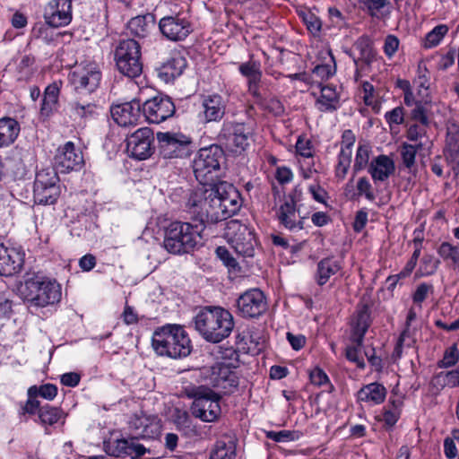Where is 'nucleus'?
I'll return each instance as SVG.
<instances>
[{
  "mask_svg": "<svg viewBox=\"0 0 459 459\" xmlns=\"http://www.w3.org/2000/svg\"><path fill=\"white\" fill-rule=\"evenodd\" d=\"M431 102L429 100H417L415 106L411 111V119L420 122L423 126L429 124V112L430 111Z\"/></svg>",
  "mask_w": 459,
  "mask_h": 459,
  "instance_id": "obj_45",
  "label": "nucleus"
},
{
  "mask_svg": "<svg viewBox=\"0 0 459 459\" xmlns=\"http://www.w3.org/2000/svg\"><path fill=\"white\" fill-rule=\"evenodd\" d=\"M385 118L389 126L392 127L393 125H401L404 121L403 108L399 106L388 111L385 115Z\"/></svg>",
  "mask_w": 459,
  "mask_h": 459,
  "instance_id": "obj_55",
  "label": "nucleus"
},
{
  "mask_svg": "<svg viewBox=\"0 0 459 459\" xmlns=\"http://www.w3.org/2000/svg\"><path fill=\"white\" fill-rule=\"evenodd\" d=\"M216 254L218 257L223 261L226 266L235 268L238 265L236 259L230 255L226 247H218L216 248Z\"/></svg>",
  "mask_w": 459,
  "mask_h": 459,
  "instance_id": "obj_62",
  "label": "nucleus"
},
{
  "mask_svg": "<svg viewBox=\"0 0 459 459\" xmlns=\"http://www.w3.org/2000/svg\"><path fill=\"white\" fill-rule=\"evenodd\" d=\"M434 385H439L441 386L450 385L456 386L459 385V369L451 370L448 372H440L437 374L433 379Z\"/></svg>",
  "mask_w": 459,
  "mask_h": 459,
  "instance_id": "obj_49",
  "label": "nucleus"
},
{
  "mask_svg": "<svg viewBox=\"0 0 459 459\" xmlns=\"http://www.w3.org/2000/svg\"><path fill=\"white\" fill-rule=\"evenodd\" d=\"M459 360V350L455 343L444 352L443 359L438 362V368H450L455 366Z\"/></svg>",
  "mask_w": 459,
  "mask_h": 459,
  "instance_id": "obj_52",
  "label": "nucleus"
},
{
  "mask_svg": "<svg viewBox=\"0 0 459 459\" xmlns=\"http://www.w3.org/2000/svg\"><path fill=\"white\" fill-rule=\"evenodd\" d=\"M395 165L394 160L387 155H378L371 160L368 165V173L371 175L374 182L385 181L394 173Z\"/></svg>",
  "mask_w": 459,
  "mask_h": 459,
  "instance_id": "obj_28",
  "label": "nucleus"
},
{
  "mask_svg": "<svg viewBox=\"0 0 459 459\" xmlns=\"http://www.w3.org/2000/svg\"><path fill=\"white\" fill-rule=\"evenodd\" d=\"M18 290L25 301L37 307L53 305L61 299V288L57 281L40 273H27Z\"/></svg>",
  "mask_w": 459,
  "mask_h": 459,
  "instance_id": "obj_2",
  "label": "nucleus"
},
{
  "mask_svg": "<svg viewBox=\"0 0 459 459\" xmlns=\"http://www.w3.org/2000/svg\"><path fill=\"white\" fill-rule=\"evenodd\" d=\"M143 114L151 124H160L171 117L176 111L172 100L167 95H156L143 105Z\"/></svg>",
  "mask_w": 459,
  "mask_h": 459,
  "instance_id": "obj_17",
  "label": "nucleus"
},
{
  "mask_svg": "<svg viewBox=\"0 0 459 459\" xmlns=\"http://www.w3.org/2000/svg\"><path fill=\"white\" fill-rule=\"evenodd\" d=\"M138 437L117 439L107 446L108 453L114 456H130L138 459L146 453V448L138 442Z\"/></svg>",
  "mask_w": 459,
  "mask_h": 459,
  "instance_id": "obj_24",
  "label": "nucleus"
},
{
  "mask_svg": "<svg viewBox=\"0 0 459 459\" xmlns=\"http://www.w3.org/2000/svg\"><path fill=\"white\" fill-rule=\"evenodd\" d=\"M194 323L200 335L212 343L228 338L235 325L232 314L221 307H204L195 316Z\"/></svg>",
  "mask_w": 459,
  "mask_h": 459,
  "instance_id": "obj_1",
  "label": "nucleus"
},
{
  "mask_svg": "<svg viewBox=\"0 0 459 459\" xmlns=\"http://www.w3.org/2000/svg\"><path fill=\"white\" fill-rule=\"evenodd\" d=\"M250 130L244 123L225 121L219 133V141L231 152L241 154L249 146Z\"/></svg>",
  "mask_w": 459,
  "mask_h": 459,
  "instance_id": "obj_11",
  "label": "nucleus"
},
{
  "mask_svg": "<svg viewBox=\"0 0 459 459\" xmlns=\"http://www.w3.org/2000/svg\"><path fill=\"white\" fill-rule=\"evenodd\" d=\"M195 400L191 411L195 418L212 422L221 413L220 396L209 388L199 386L193 391Z\"/></svg>",
  "mask_w": 459,
  "mask_h": 459,
  "instance_id": "obj_8",
  "label": "nucleus"
},
{
  "mask_svg": "<svg viewBox=\"0 0 459 459\" xmlns=\"http://www.w3.org/2000/svg\"><path fill=\"white\" fill-rule=\"evenodd\" d=\"M153 142V133L150 128H139L126 138L127 152L136 160H146L154 152Z\"/></svg>",
  "mask_w": 459,
  "mask_h": 459,
  "instance_id": "obj_18",
  "label": "nucleus"
},
{
  "mask_svg": "<svg viewBox=\"0 0 459 459\" xmlns=\"http://www.w3.org/2000/svg\"><path fill=\"white\" fill-rule=\"evenodd\" d=\"M371 153V147L368 143L359 142L356 155L355 160L352 167V178L351 181L354 179V177L360 172L361 170L367 168L369 161Z\"/></svg>",
  "mask_w": 459,
  "mask_h": 459,
  "instance_id": "obj_42",
  "label": "nucleus"
},
{
  "mask_svg": "<svg viewBox=\"0 0 459 459\" xmlns=\"http://www.w3.org/2000/svg\"><path fill=\"white\" fill-rule=\"evenodd\" d=\"M72 116L75 118L86 121L99 116L100 108L92 102L72 100L68 104Z\"/></svg>",
  "mask_w": 459,
  "mask_h": 459,
  "instance_id": "obj_32",
  "label": "nucleus"
},
{
  "mask_svg": "<svg viewBox=\"0 0 459 459\" xmlns=\"http://www.w3.org/2000/svg\"><path fill=\"white\" fill-rule=\"evenodd\" d=\"M341 269V265L338 261L334 260L333 257H326L322 259L317 264V270L316 274V280L318 285L323 286L325 284L332 275L337 273Z\"/></svg>",
  "mask_w": 459,
  "mask_h": 459,
  "instance_id": "obj_34",
  "label": "nucleus"
},
{
  "mask_svg": "<svg viewBox=\"0 0 459 459\" xmlns=\"http://www.w3.org/2000/svg\"><path fill=\"white\" fill-rule=\"evenodd\" d=\"M48 24L46 22V23H36L33 28H32V30H31V36L34 38V39H43L45 42H50L52 40V38L49 36L48 32H49V28H48Z\"/></svg>",
  "mask_w": 459,
  "mask_h": 459,
  "instance_id": "obj_57",
  "label": "nucleus"
},
{
  "mask_svg": "<svg viewBox=\"0 0 459 459\" xmlns=\"http://www.w3.org/2000/svg\"><path fill=\"white\" fill-rule=\"evenodd\" d=\"M141 112H143V108L138 100H133L111 108V116L120 126L136 125L141 117Z\"/></svg>",
  "mask_w": 459,
  "mask_h": 459,
  "instance_id": "obj_23",
  "label": "nucleus"
},
{
  "mask_svg": "<svg viewBox=\"0 0 459 459\" xmlns=\"http://www.w3.org/2000/svg\"><path fill=\"white\" fill-rule=\"evenodd\" d=\"M370 326V311L368 306L360 307L351 325V341L358 345L363 344L364 336Z\"/></svg>",
  "mask_w": 459,
  "mask_h": 459,
  "instance_id": "obj_29",
  "label": "nucleus"
},
{
  "mask_svg": "<svg viewBox=\"0 0 459 459\" xmlns=\"http://www.w3.org/2000/svg\"><path fill=\"white\" fill-rule=\"evenodd\" d=\"M129 428L134 437L142 438H154L160 432L157 420L145 415H134L129 421Z\"/></svg>",
  "mask_w": 459,
  "mask_h": 459,
  "instance_id": "obj_27",
  "label": "nucleus"
},
{
  "mask_svg": "<svg viewBox=\"0 0 459 459\" xmlns=\"http://www.w3.org/2000/svg\"><path fill=\"white\" fill-rule=\"evenodd\" d=\"M216 195L215 204L221 215V221L235 215L241 207V198L238 191L230 184L220 182L214 185Z\"/></svg>",
  "mask_w": 459,
  "mask_h": 459,
  "instance_id": "obj_16",
  "label": "nucleus"
},
{
  "mask_svg": "<svg viewBox=\"0 0 459 459\" xmlns=\"http://www.w3.org/2000/svg\"><path fill=\"white\" fill-rule=\"evenodd\" d=\"M399 39L394 35H388L385 39L384 52L388 57H392L397 51Z\"/></svg>",
  "mask_w": 459,
  "mask_h": 459,
  "instance_id": "obj_61",
  "label": "nucleus"
},
{
  "mask_svg": "<svg viewBox=\"0 0 459 459\" xmlns=\"http://www.w3.org/2000/svg\"><path fill=\"white\" fill-rule=\"evenodd\" d=\"M446 160L448 166L455 171V174L459 173V150L455 148H449L444 152Z\"/></svg>",
  "mask_w": 459,
  "mask_h": 459,
  "instance_id": "obj_58",
  "label": "nucleus"
},
{
  "mask_svg": "<svg viewBox=\"0 0 459 459\" xmlns=\"http://www.w3.org/2000/svg\"><path fill=\"white\" fill-rule=\"evenodd\" d=\"M238 71L243 76L247 78V82L261 80L262 78L261 63L258 60H255L253 55L250 56L247 62L239 65Z\"/></svg>",
  "mask_w": 459,
  "mask_h": 459,
  "instance_id": "obj_44",
  "label": "nucleus"
},
{
  "mask_svg": "<svg viewBox=\"0 0 459 459\" xmlns=\"http://www.w3.org/2000/svg\"><path fill=\"white\" fill-rule=\"evenodd\" d=\"M215 196L214 186L202 184L201 186L194 189L188 195L186 208L189 214H191L193 221L195 222L204 206L206 205V201L210 196Z\"/></svg>",
  "mask_w": 459,
  "mask_h": 459,
  "instance_id": "obj_26",
  "label": "nucleus"
},
{
  "mask_svg": "<svg viewBox=\"0 0 459 459\" xmlns=\"http://www.w3.org/2000/svg\"><path fill=\"white\" fill-rule=\"evenodd\" d=\"M204 230L202 223L172 221L165 230L164 248L174 255L189 253L201 243Z\"/></svg>",
  "mask_w": 459,
  "mask_h": 459,
  "instance_id": "obj_3",
  "label": "nucleus"
},
{
  "mask_svg": "<svg viewBox=\"0 0 459 459\" xmlns=\"http://www.w3.org/2000/svg\"><path fill=\"white\" fill-rule=\"evenodd\" d=\"M355 48L359 51L360 56L354 59L357 67L361 65V63L370 65L375 58V53L372 47V42L368 36H361L355 43Z\"/></svg>",
  "mask_w": 459,
  "mask_h": 459,
  "instance_id": "obj_39",
  "label": "nucleus"
},
{
  "mask_svg": "<svg viewBox=\"0 0 459 459\" xmlns=\"http://www.w3.org/2000/svg\"><path fill=\"white\" fill-rule=\"evenodd\" d=\"M297 152L306 158L312 157V145L310 141L299 137L296 143Z\"/></svg>",
  "mask_w": 459,
  "mask_h": 459,
  "instance_id": "obj_63",
  "label": "nucleus"
},
{
  "mask_svg": "<svg viewBox=\"0 0 459 459\" xmlns=\"http://www.w3.org/2000/svg\"><path fill=\"white\" fill-rule=\"evenodd\" d=\"M69 76L76 91H85L89 93L95 91L101 81V72L95 63L75 65Z\"/></svg>",
  "mask_w": 459,
  "mask_h": 459,
  "instance_id": "obj_15",
  "label": "nucleus"
},
{
  "mask_svg": "<svg viewBox=\"0 0 459 459\" xmlns=\"http://www.w3.org/2000/svg\"><path fill=\"white\" fill-rule=\"evenodd\" d=\"M159 30L167 39L180 41L192 32V25L187 19L176 14L161 18L159 22Z\"/></svg>",
  "mask_w": 459,
  "mask_h": 459,
  "instance_id": "obj_19",
  "label": "nucleus"
},
{
  "mask_svg": "<svg viewBox=\"0 0 459 459\" xmlns=\"http://www.w3.org/2000/svg\"><path fill=\"white\" fill-rule=\"evenodd\" d=\"M236 444L233 441L218 440L212 448L209 459H234Z\"/></svg>",
  "mask_w": 459,
  "mask_h": 459,
  "instance_id": "obj_43",
  "label": "nucleus"
},
{
  "mask_svg": "<svg viewBox=\"0 0 459 459\" xmlns=\"http://www.w3.org/2000/svg\"><path fill=\"white\" fill-rule=\"evenodd\" d=\"M200 117L204 123L220 122L226 114L227 101L218 93L202 96Z\"/></svg>",
  "mask_w": 459,
  "mask_h": 459,
  "instance_id": "obj_22",
  "label": "nucleus"
},
{
  "mask_svg": "<svg viewBox=\"0 0 459 459\" xmlns=\"http://www.w3.org/2000/svg\"><path fill=\"white\" fill-rule=\"evenodd\" d=\"M65 414L58 407H53L48 404L41 406L39 410V419L43 425L53 426L62 420L64 423Z\"/></svg>",
  "mask_w": 459,
  "mask_h": 459,
  "instance_id": "obj_41",
  "label": "nucleus"
},
{
  "mask_svg": "<svg viewBox=\"0 0 459 459\" xmlns=\"http://www.w3.org/2000/svg\"><path fill=\"white\" fill-rule=\"evenodd\" d=\"M440 265V260L431 254H426L420 260L419 273L422 276L433 275Z\"/></svg>",
  "mask_w": 459,
  "mask_h": 459,
  "instance_id": "obj_48",
  "label": "nucleus"
},
{
  "mask_svg": "<svg viewBox=\"0 0 459 459\" xmlns=\"http://www.w3.org/2000/svg\"><path fill=\"white\" fill-rule=\"evenodd\" d=\"M339 102V95L335 89L326 85L321 88V96L316 100L318 109L323 112L335 110Z\"/></svg>",
  "mask_w": 459,
  "mask_h": 459,
  "instance_id": "obj_38",
  "label": "nucleus"
},
{
  "mask_svg": "<svg viewBox=\"0 0 459 459\" xmlns=\"http://www.w3.org/2000/svg\"><path fill=\"white\" fill-rule=\"evenodd\" d=\"M44 19L53 28L69 24L72 21L71 0H50L45 7Z\"/></svg>",
  "mask_w": 459,
  "mask_h": 459,
  "instance_id": "obj_20",
  "label": "nucleus"
},
{
  "mask_svg": "<svg viewBox=\"0 0 459 459\" xmlns=\"http://www.w3.org/2000/svg\"><path fill=\"white\" fill-rule=\"evenodd\" d=\"M386 395V389L378 383H371L363 386L358 393L359 400L361 402H372L379 404L384 402Z\"/></svg>",
  "mask_w": 459,
  "mask_h": 459,
  "instance_id": "obj_35",
  "label": "nucleus"
},
{
  "mask_svg": "<svg viewBox=\"0 0 459 459\" xmlns=\"http://www.w3.org/2000/svg\"><path fill=\"white\" fill-rule=\"evenodd\" d=\"M226 236L237 254L244 257L254 256L257 242L254 231L249 227L232 220L228 223Z\"/></svg>",
  "mask_w": 459,
  "mask_h": 459,
  "instance_id": "obj_10",
  "label": "nucleus"
},
{
  "mask_svg": "<svg viewBox=\"0 0 459 459\" xmlns=\"http://www.w3.org/2000/svg\"><path fill=\"white\" fill-rule=\"evenodd\" d=\"M22 264L23 254L0 242V275L12 276L19 273Z\"/></svg>",
  "mask_w": 459,
  "mask_h": 459,
  "instance_id": "obj_25",
  "label": "nucleus"
},
{
  "mask_svg": "<svg viewBox=\"0 0 459 459\" xmlns=\"http://www.w3.org/2000/svg\"><path fill=\"white\" fill-rule=\"evenodd\" d=\"M420 147V144L419 146H415L409 143H403L401 147L400 153L402 156L403 164L410 170L415 164L416 154L419 148Z\"/></svg>",
  "mask_w": 459,
  "mask_h": 459,
  "instance_id": "obj_51",
  "label": "nucleus"
},
{
  "mask_svg": "<svg viewBox=\"0 0 459 459\" xmlns=\"http://www.w3.org/2000/svg\"><path fill=\"white\" fill-rule=\"evenodd\" d=\"M83 162L82 152L77 150L72 142H67L64 146L59 147L55 157L56 167L62 173L78 170Z\"/></svg>",
  "mask_w": 459,
  "mask_h": 459,
  "instance_id": "obj_21",
  "label": "nucleus"
},
{
  "mask_svg": "<svg viewBox=\"0 0 459 459\" xmlns=\"http://www.w3.org/2000/svg\"><path fill=\"white\" fill-rule=\"evenodd\" d=\"M223 159V151L218 145L201 149L193 162L195 178L201 184L206 185L207 180L212 179V178H209V176L220 169L221 161Z\"/></svg>",
  "mask_w": 459,
  "mask_h": 459,
  "instance_id": "obj_12",
  "label": "nucleus"
},
{
  "mask_svg": "<svg viewBox=\"0 0 459 459\" xmlns=\"http://www.w3.org/2000/svg\"><path fill=\"white\" fill-rule=\"evenodd\" d=\"M307 29L315 36L317 35L322 27V22L318 17L313 13H308L303 18Z\"/></svg>",
  "mask_w": 459,
  "mask_h": 459,
  "instance_id": "obj_59",
  "label": "nucleus"
},
{
  "mask_svg": "<svg viewBox=\"0 0 459 459\" xmlns=\"http://www.w3.org/2000/svg\"><path fill=\"white\" fill-rule=\"evenodd\" d=\"M114 59L117 70L122 74L135 78L142 74L141 47L136 40H121L115 49Z\"/></svg>",
  "mask_w": 459,
  "mask_h": 459,
  "instance_id": "obj_5",
  "label": "nucleus"
},
{
  "mask_svg": "<svg viewBox=\"0 0 459 459\" xmlns=\"http://www.w3.org/2000/svg\"><path fill=\"white\" fill-rule=\"evenodd\" d=\"M310 381L315 385H323L329 381L327 375L319 368H316L310 372Z\"/></svg>",
  "mask_w": 459,
  "mask_h": 459,
  "instance_id": "obj_64",
  "label": "nucleus"
},
{
  "mask_svg": "<svg viewBox=\"0 0 459 459\" xmlns=\"http://www.w3.org/2000/svg\"><path fill=\"white\" fill-rule=\"evenodd\" d=\"M437 253L454 270L459 269V245H453L447 241L442 242L437 247Z\"/></svg>",
  "mask_w": 459,
  "mask_h": 459,
  "instance_id": "obj_37",
  "label": "nucleus"
},
{
  "mask_svg": "<svg viewBox=\"0 0 459 459\" xmlns=\"http://www.w3.org/2000/svg\"><path fill=\"white\" fill-rule=\"evenodd\" d=\"M300 195L301 190L298 186L295 187L276 212L280 225L291 232H297L304 229L306 217L300 216L297 208V202Z\"/></svg>",
  "mask_w": 459,
  "mask_h": 459,
  "instance_id": "obj_13",
  "label": "nucleus"
},
{
  "mask_svg": "<svg viewBox=\"0 0 459 459\" xmlns=\"http://www.w3.org/2000/svg\"><path fill=\"white\" fill-rule=\"evenodd\" d=\"M352 151H340L338 162L335 167V177L338 179H344L351 163Z\"/></svg>",
  "mask_w": 459,
  "mask_h": 459,
  "instance_id": "obj_47",
  "label": "nucleus"
},
{
  "mask_svg": "<svg viewBox=\"0 0 459 459\" xmlns=\"http://www.w3.org/2000/svg\"><path fill=\"white\" fill-rule=\"evenodd\" d=\"M216 195L210 196V198L206 201V205L204 206V209L201 211L195 223H202L206 227V224H215L219 221H221V215H220V212H218V207L215 204Z\"/></svg>",
  "mask_w": 459,
  "mask_h": 459,
  "instance_id": "obj_36",
  "label": "nucleus"
},
{
  "mask_svg": "<svg viewBox=\"0 0 459 459\" xmlns=\"http://www.w3.org/2000/svg\"><path fill=\"white\" fill-rule=\"evenodd\" d=\"M57 394V387L53 384H45L39 387L33 385L28 390V396H40L47 400H53Z\"/></svg>",
  "mask_w": 459,
  "mask_h": 459,
  "instance_id": "obj_50",
  "label": "nucleus"
},
{
  "mask_svg": "<svg viewBox=\"0 0 459 459\" xmlns=\"http://www.w3.org/2000/svg\"><path fill=\"white\" fill-rule=\"evenodd\" d=\"M59 88L56 84L48 85L44 91L40 114L43 117H49L57 104Z\"/></svg>",
  "mask_w": 459,
  "mask_h": 459,
  "instance_id": "obj_40",
  "label": "nucleus"
},
{
  "mask_svg": "<svg viewBox=\"0 0 459 459\" xmlns=\"http://www.w3.org/2000/svg\"><path fill=\"white\" fill-rule=\"evenodd\" d=\"M238 314L243 318H257L267 310V300L259 289H250L242 293L236 301Z\"/></svg>",
  "mask_w": 459,
  "mask_h": 459,
  "instance_id": "obj_14",
  "label": "nucleus"
},
{
  "mask_svg": "<svg viewBox=\"0 0 459 459\" xmlns=\"http://www.w3.org/2000/svg\"><path fill=\"white\" fill-rule=\"evenodd\" d=\"M152 344L157 354L172 359L187 357L192 351L191 341L180 325H168L156 330Z\"/></svg>",
  "mask_w": 459,
  "mask_h": 459,
  "instance_id": "obj_4",
  "label": "nucleus"
},
{
  "mask_svg": "<svg viewBox=\"0 0 459 459\" xmlns=\"http://www.w3.org/2000/svg\"><path fill=\"white\" fill-rule=\"evenodd\" d=\"M158 149L164 159L185 158L191 154V138L182 133H157Z\"/></svg>",
  "mask_w": 459,
  "mask_h": 459,
  "instance_id": "obj_9",
  "label": "nucleus"
},
{
  "mask_svg": "<svg viewBox=\"0 0 459 459\" xmlns=\"http://www.w3.org/2000/svg\"><path fill=\"white\" fill-rule=\"evenodd\" d=\"M448 32V27L445 24L436 26L430 30L425 37L423 46L425 48H431L437 47L442 40V39Z\"/></svg>",
  "mask_w": 459,
  "mask_h": 459,
  "instance_id": "obj_46",
  "label": "nucleus"
},
{
  "mask_svg": "<svg viewBox=\"0 0 459 459\" xmlns=\"http://www.w3.org/2000/svg\"><path fill=\"white\" fill-rule=\"evenodd\" d=\"M357 189L359 195H365L366 198L369 201H373L375 199V195L372 192V186L369 183L368 179L365 177L360 178L357 183Z\"/></svg>",
  "mask_w": 459,
  "mask_h": 459,
  "instance_id": "obj_60",
  "label": "nucleus"
},
{
  "mask_svg": "<svg viewBox=\"0 0 459 459\" xmlns=\"http://www.w3.org/2000/svg\"><path fill=\"white\" fill-rule=\"evenodd\" d=\"M34 202L37 204H54L60 196L59 177L54 168L42 169L34 181Z\"/></svg>",
  "mask_w": 459,
  "mask_h": 459,
  "instance_id": "obj_6",
  "label": "nucleus"
},
{
  "mask_svg": "<svg viewBox=\"0 0 459 459\" xmlns=\"http://www.w3.org/2000/svg\"><path fill=\"white\" fill-rule=\"evenodd\" d=\"M429 292H433V285L429 283H420L413 293L412 300L415 304L422 303Z\"/></svg>",
  "mask_w": 459,
  "mask_h": 459,
  "instance_id": "obj_56",
  "label": "nucleus"
},
{
  "mask_svg": "<svg viewBox=\"0 0 459 459\" xmlns=\"http://www.w3.org/2000/svg\"><path fill=\"white\" fill-rule=\"evenodd\" d=\"M20 133L19 123L11 117L0 118V147L13 143Z\"/></svg>",
  "mask_w": 459,
  "mask_h": 459,
  "instance_id": "obj_33",
  "label": "nucleus"
},
{
  "mask_svg": "<svg viewBox=\"0 0 459 459\" xmlns=\"http://www.w3.org/2000/svg\"><path fill=\"white\" fill-rule=\"evenodd\" d=\"M155 24V17L152 13L137 15L127 22V30L131 36L143 39L147 37Z\"/></svg>",
  "mask_w": 459,
  "mask_h": 459,
  "instance_id": "obj_31",
  "label": "nucleus"
},
{
  "mask_svg": "<svg viewBox=\"0 0 459 459\" xmlns=\"http://www.w3.org/2000/svg\"><path fill=\"white\" fill-rule=\"evenodd\" d=\"M238 356L239 355H238V352L237 351V350H235L231 346L230 347L220 346L218 348L217 357L225 361H228L227 364H230V367L233 362H238Z\"/></svg>",
  "mask_w": 459,
  "mask_h": 459,
  "instance_id": "obj_54",
  "label": "nucleus"
},
{
  "mask_svg": "<svg viewBox=\"0 0 459 459\" xmlns=\"http://www.w3.org/2000/svg\"><path fill=\"white\" fill-rule=\"evenodd\" d=\"M202 377L206 385L221 389L224 394L233 393L238 385L237 373L230 364L217 362L202 368Z\"/></svg>",
  "mask_w": 459,
  "mask_h": 459,
  "instance_id": "obj_7",
  "label": "nucleus"
},
{
  "mask_svg": "<svg viewBox=\"0 0 459 459\" xmlns=\"http://www.w3.org/2000/svg\"><path fill=\"white\" fill-rule=\"evenodd\" d=\"M186 66V59L180 55H176L158 68L159 77L165 82H172L175 78L181 75Z\"/></svg>",
  "mask_w": 459,
  "mask_h": 459,
  "instance_id": "obj_30",
  "label": "nucleus"
},
{
  "mask_svg": "<svg viewBox=\"0 0 459 459\" xmlns=\"http://www.w3.org/2000/svg\"><path fill=\"white\" fill-rule=\"evenodd\" d=\"M362 345L353 343L351 346H348L345 351V356L347 359L354 362L358 368H364L365 363L363 359L359 356L360 348Z\"/></svg>",
  "mask_w": 459,
  "mask_h": 459,
  "instance_id": "obj_53",
  "label": "nucleus"
}]
</instances>
